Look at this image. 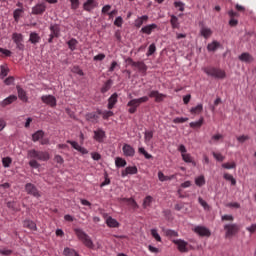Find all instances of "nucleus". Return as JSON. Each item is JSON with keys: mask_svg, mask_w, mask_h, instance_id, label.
<instances>
[{"mask_svg": "<svg viewBox=\"0 0 256 256\" xmlns=\"http://www.w3.org/2000/svg\"><path fill=\"white\" fill-rule=\"evenodd\" d=\"M174 7H176L178 11H185V6L182 2H175Z\"/></svg>", "mask_w": 256, "mask_h": 256, "instance_id": "e2e57ef3", "label": "nucleus"}, {"mask_svg": "<svg viewBox=\"0 0 256 256\" xmlns=\"http://www.w3.org/2000/svg\"><path fill=\"white\" fill-rule=\"evenodd\" d=\"M221 139H223V135L221 134H215L211 137L210 139V143L213 144V143H219V141H221Z\"/></svg>", "mask_w": 256, "mask_h": 256, "instance_id": "a18cd8bd", "label": "nucleus"}, {"mask_svg": "<svg viewBox=\"0 0 256 256\" xmlns=\"http://www.w3.org/2000/svg\"><path fill=\"white\" fill-rule=\"evenodd\" d=\"M138 153H140L141 155H144L145 159H153V155L148 154L145 148L143 147L138 148Z\"/></svg>", "mask_w": 256, "mask_h": 256, "instance_id": "37998d69", "label": "nucleus"}, {"mask_svg": "<svg viewBox=\"0 0 256 256\" xmlns=\"http://www.w3.org/2000/svg\"><path fill=\"white\" fill-rule=\"evenodd\" d=\"M79 253H77V251H75L74 249L71 248H65L64 249V255L65 256H77Z\"/></svg>", "mask_w": 256, "mask_h": 256, "instance_id": "c03bdc74", "label": "nucleus"}, {"mask_svg": "<svg viewBox=\"0 0 256 256\" xmlns=\"http://www.w3.org/2000/svg\"><path fill=\"white\" fill-rule=\"evenodd\" d=\"M72 73H76V75H80V77H83L85 74L83 73V70L79 66H74L71 69Z\"/></svg>", "mask_w": 256, "mask_h": 256, "instance_id": "3c124183", "label": "nucleus"}, {"mask_svg": "<svg viewBox=\"0 0 256 256\" xmlns=\"http://www.w3.org/2000/svg\"><path fill=\"white\" fill-rule=\"evenodd\" d=\"M153 139V131H146L144 133V141L145 143H149Z\"/></svg>", "mask_w": 256, "mask_h": 256, "instance_id": "49530a36", "label": "nucleus"}, {"mask_svg": "<svg viewBox=\"0 0 256 256\" xmlns=\"http://www.w3.org/2000/svg\"><path fill=\"white\" fill-rule=\"evenodd\" d=\"M122 201H123V203H127L128 205H130V207H132V209H138L139 208V205L137 204V202L133 198H123Z\"/></svg>", "mask_w": 256, "mask_h": 256, "instance_id": "cd10ccee", "label": "nucleus"}, {"mask_svg": "<svg viewBox=\"0 0 256 256\" xmlns=\"http://www.w3.org/2000/svg\"><path fill=\"white\" fill-rule=\"evenodd\" d=\"M137 171L136 166H128L125 170H122L121 175L122 177H127V175H137Z\"/></svg>", "mask_w": 256, "mask_h": 256, "instance_id": "f3484780", "label": "nucleus"}, {"mask_svg": "<svg viewBox=\"0 0 256 256\" xmlns=\"http://www.w3.org/2000/svg\"><path fill=\"white\" fill-rule=\"evenodd\" d=\"M194 231L200 237H211V231L204 226H197Z\"/></svg>", "mask_w": 256, "mask_h": 256, "instance_id": "ddd939ff", "label": "nucleus"}, {"mask_svg": "<svg viewBox=\"0 0 256 256\" xmlns=\"http://www.w3.org/2000/svg\"><path fill=\"white\" fill-rule=\"evenodd\" d=\"M23 227L29 229L30 231H37V224L32 220H25L23 222Z\"/></svg>", "mask_w": 256, "mask_h": 256, "instance_id": "4be33fe9", "label": "nucleus"}, {"mask_svg": "<svg viewBox=\"0 0 256 256\" xmlns=\"http://www.w3.org/2000/svg\"><path fill=\"white\" fill-rule=\"evenodd\" d=\"M200 35L202 37H204V39H209V37H211V35H213V30H211V28L203 26L200 29Z\"/></svg>", "mask_w": 256, "mask_h": 256, "instance_id": "412c9836", "label": "nucleus"}, {"mask_svg": "<svg viewBox=\"0 0 256 256\" xmlns=\"http://www.w3.org/2000/svg\"><path fill=\"white\" fill-rule=\"evenodd\" d=\"M172 242L174 243V245L177 246L178 251H180V253H187L189 251V249L187 248V242H185L182 239H174L172 240Z\"/></svg>", "mask_w": 256, "mask_h": 256, "instance_id": "9d476101", "label": "nucleus"}, {"mask_svg": "<svg viewBox=\"0 0 256 256\" xmlns=\"http://www.w3.org/2000/svg\"><path fill=\"white\" fill-rule=\"evenodd\" d=\"M116 167H125L127 165V161L121 157H116L115 159Z\"/></svg>", "mask_w": 256, "mask_h": 256, "instance_id": "a19ab883", "label": "nucleus"}, {"mask_svg": "<svg viewBox=\"0 0 256 256\" xmlns=\"http://www.w3.org/2000/svg\"><path fill=\"white\" fill-rule=\"evenodd\" d=\"M212 155L216 161H225V156H223L221 153L212 152Z\"/></svg>", "mask_w": 256, "mask_h": 256, "instance_id": "13d9d810", "label": "nucleus"}, {"mask_svg": "<svg viewBox=\"0 0 256 256\" xmlns=\"http://www.w3.org/2000/svg\"><path fill=\"white\" fill-rule=\"evenodd\" d=\"M15 78L13 76H9L4 80L5 85H13Z\"/></svg>", "mask_w": 256, "mask_h": 256, "instance_id": "774afa93", "label": "nucleus"}, {"mask_svg": "<svg viewBox=\"0 0 256 256\" xmlns=\"http://www.w3.org/2000/svg\"><path fill=\"white\" fill-rule=\"evenodd\" d=\"M170 23L172 25V29H179V19L175 15H171Z\"/></svg>", "mask_w": 256, "mask_h": 256, "instance_id": "f704fd0d", "label": "nucleus"}, {"mask_svg": "<svg viewBox=\"0 0 256 256\" xmlns=\"http://www.w3.org/2000/svg\"><path fill=\"white\" fill-rule=\"evenodd\" d=\"M149 97L151 99H155V102L156 103H161L162 101H164L166 98H167V95L163 94V93H160L159 91L157 90H152L150 91L149 93Z\"/></svg>", "mask_w": 256, "mask_h": 256, "instance_id": "9b49d317", "label": "nucleus"}, {"mask_svg": "<svg viewBox=\"0 0 256 256\" xmlns=\"http://www.w3.org/2000/svg\"><path fill=\"white\" fill-rule=\"evenodd\" d=\"M223 169H236L237 168V164L235 162L232 163H223L222 164Z\"/></svg>", "mask_w": 256, "mask_h": 256, "instance_id": "8fccbe9b", "label": "nucleus"}, {"mask_svg": "<svg viewBox=\"0 0 256 256\" xmlns=\"http://www.w3.org/2000/svg\"><path fill=\"white\" fill-rule=\"evenodd\" d=\"M47 11V5L45 3H38L34 7H32V15H43Z\"/></svg>", "mask_w": 256, "mask_h": 256, "instance_id": "f8f14e48", "label": "nucleus"}, {"mask_svg": "<svg viewBox=\"0 0 256 256\" xmlns=\"http://www.w3.org/2000/svg\"><path fill=\"white\" fill-rule=\"evenodd\" d=\"M71 3V9H73L74 11L76 9H79V0H69Z\"/></svg>", "mask_w": 256, "mask_h": 256, "instance_id": "680f3d73", "label": "nucleus"}, {"mask_svg": "<svg viewBox=\"0 0 256 256\" xmlns=\"http://www.w3.org/2000/svg\"><path fill=\"white\" fill-rule=\"evenodd\" d=\"M28 157L30 159H36V161H49V159H51L49 152L39 151L35 149H31L28 151Z\"/></svg>", "mask_w": 256, "mask_h": 256, "instance_id": "20e7f679", "label": "nucleus"}, {"mask_svg": "<svg viewBox=\"0 0 256 256\" xmlns=\"http://www.w3.org/2000/svg\"><path fill=\"white\" fill-rule=\"evenodd\" d=\"M238 59L240 61H243L244 63H252L253 61V56H251V54L247 53V52H244L242 53Z\"/></svg>", "mask_w": 256, "mask_h": 256, "instance_id": "b1692460", "label": "nucleus"}, {"mask_svg": "<svg viewBox=\"0 0 256 256\" xmlns=\"http://www.w3.org/2000/svg\"><path fill=\"white\" fill-rule=\"evenodd\" d=\"M68 49H70V51H75L77 49V45H79V41H77V39L75 38H71L68 42Z\"/></svg>", "mask_w": 256, "mask_h": 256, "instance_id": "c85d7f7f", "label": "nucleus"}, {"mask_svg": "<svg viewBox=\"0 0 256 256\" xmlns=\"http://www.w3.org/2000/svg\"><path fill=\"white\" fill-rule=\"evenodd\" d=\"M224 230L226 231L225 237L226 239H231L234 235L239 233V225L237 224H226L224 225Z\"/></svg>", "mask_w": 256, "mask_h": 256, "instance_id": "39448f33", "label": "nucleus"}, {"mask_svg": "<svg viewBox=\"0 0 256 256\" xmlns=\"http://www.w3.org/2000/svg\"><path fill=\"white\" fill-rule=\"evenodd\" d=\"M113 115H114V113H113V111H111V110H109V111H104V113H103V119H109V117H113Z\"/></svg>", "mask_w": 256, "mask_h": 256, "instance_id": "338daca9", "label": "nucleus"}, {"mask_svg": "<svg viewBox=\"0 0 256 256\" xmlns=\"http://www.w3.org/2000/svg\"><path fill=\"white\" fill-rule=\"evenodd\" d=\"M25 191L28 195H32V197H36V199H39L41 197V192L37 189V186H35L33 183H27L25 185Z\"/></svg>", "mask_w": 256, "mask_h": 256, "instance_id": "6e6552de", "label": "nucleus"}, {"mask_svg": "<svg viewBox=\"0 0 256 256\" xmlns=\"http://www.w3.org/2000/svg\"><path fill=\"white\" fill-rule=\"evenodd\" d=\"M41 101L45 105H49V107H57V98L53 95H43Z\"/></svg>", "mask_w": 256, "mask_h": 256, "instance_id": "1a4fd4ad", "label": "nucleus"}, {"mask_svg": "<svg viewBox=\"0 0 256 256\" xmlns=\"http://www.w3.org/2000/svg\"><path fill=\"white\" fill-rule=\"evenodd\" d=\"M12 162H13V160H11L10 157H5L2 159L3 167H6V168L10 167Z\"/></svg>", "mask_w": 256, "mask_h": 256, "instance_id": "4d7b16f0", "label": "nucleus"}, {"mask_svg": "<svg viewBox=\"0 0 256 256\" xmlns=\"http://www.w3.org/2000/svg\"><path fill=\"white\" fill-rule=\"evenodd\" d=\"M44 135L45 132H43V130H38L32 135V141L36 143V141H40V139H43Z\"/></svg>", "mask_w": 256, "mask_h": 256, "instance_id": "7c9ffc66", "label": "nucleus"}, {"mask_svg": "<svg viewBox=\"0 0 256 256\" xmlns=\"http://www.w3.org/2000/svg\"><path fill=\"white\" fill-rule=\"evenodd\" d=\"M106 225L110 228H117L119 227V222L115 218L109 216L106 218Z\"/></svg>", "mask_w": 256, "mask_h": 256, "instance_id": "a878e982", "label": "nucleus"}, {"mask_svg": "<svg viewBox=\"0 0 256 256\" xmlns=\"http://www.w3.org/2000/svg\"><path fill=\"white\" fill-rule=\"evenodd\" d=\"M146 22V21H149V16L147 15H144V16H141V17H138L135 22H134V25L135 27H137V29H139L142 25H143V22Z\"/></svg>", "mask_w": 256, "mask_h": 256, "instance_id": "bb28decb", "label": "nucleus"}, {"mask_svg": "<svg viewBox=\"0 0 256 256\" xmlns=\"http://www.w3.org/2000/svg\"><path fill=\"white\" fill-rule=\"evenodd\" d=\"M86 119H87V121H92V123H93V122L99 120V115H97L95 112H91V113L86 114Z\"/></svg>", "mask_w": 256, "mask_h": 256, "instance_id": "58836bf2", "label": "nucleus"}, {"mask_svg": "<svg viewBox=\"0 0 256 256\" xmlns=\"http://www.w3.org/2000/svg\"><path fill=\"white\" fill-rule=\"evenodd\" d=\"M220 47H221V43H219L216 40H214L212 43H209L207 45L208 51H217V49H219Z\"/></svg>", "mask_w": 256, "mask_h": 256, "instance_id": "473e14b6", "label": "nucleus"}, {"mask_svg": "<svg viewBox=\"0 0 256 256\" xmlns=\"http://www.w3.org/2000/svg\"><path fill=\"white\" fill-rule=\"evenodd\" d=\"M96 7L97 2H95V0H87L83 5L84 11H93Z\"/></svg>", "mask_w": 256, "mask_h": 256, "instance_id": "6ab92c4d", "label": "nucleus"}, {"mask_svg": "<svg viewBox=\"0 0 256 256\" xmlns=\"http://www.w3.org/2000/svg\"><path fill=\"white\" fill-rule=\"evenodd\" d=\"M111 85H113V80L109 79L108 81L105 82V84L101 88V93H107V91L111 89Z\"/></svg>", "mask_w": 256, "mask_h": 256, "instance_id": "ea45409f", "label": "nucleus"}, {"mask_svg": "<svg viewBox=\"0 0 256 256\" xmlns=\"http://www.w3.org/2000/svg\"><path fill=\"white\" fill-rule=\"evenodd\" d=\"M223 178L226 181H230L231 185L235 186L237 185V180H235V178L233 177V175L229 174V173H224Z\"/></svg>", "mask_w": 256, "mask_h": 256, "instance_id": "e433bc0d", "label": "nucleus"}, {"mask_svg": "<svg viewBox=\"0 0 256 256\" xmlns=\"http://www.w3.org/2000/svg\"><path fill=\"white\" fill-rule=\"evenodd\" d=\"M117 93H114L111 95V97L108 99V109H113L115 105H117V99H118Z\"/></svg>", "mask_w": 256, "mask_h": 256, "instance_id": "393cba45", "label": "nucleus"}, {"mask_svg": "<svg viewBox=\"0 0 256 256\" xmlns=\"http://www.w3.org/2000/svg\"><path fill=\"white\" fill-rule=\"evenodd\" d=\"M29 165L33 169H39V167H41V164H39L35 158H32V160L29 161Z\"/></svg>", "mask_w": 256, "mask_h": 256, "instance_id": "6e6d98bb", "label": "nucleus"}, {"mask_svg": "<svg viewBox=\"0 0 256 256\" xmlns=\"http://www.w3.org/2000/svg\"><path fill=\"white\" fill-rule=\"evenodd\" d=\"M16 89L18 91L19 99L26 103V101H27V93L25 92V90H23V88H21V86H17Z\"/></svg>", "mask_w": 256, "mask_h": 256, "instance_id": "c756f323", "label": "nucleus"}, {"mask_svg": "<svg viewBox=\"0 0 256 256\" xmlns=\"http://www.w3.org/2000/svg\"><path fill=\"white\" fill-rule=\"evenodd\" d=\"M14 101H17V96L16 95H10L6 99H4L0 105L1 107H7V105H11V103H14Z\"/></svg>", "mask_w": 256, "mask_h": 256, "instance_id": "5701e85b", "label": "nucleus"}, {"mask_svg": "<svg viewBox=\"0 0 256 256\" xmlns=\"http://www.w3.org/2000/svg\"><path fill=\"white\" fill-rule=\"evenodd\" d=\"M204 73H206V75L209 77H213L214 79H225V77H227L225 70L213 66L205 67Z\"/></svg>", "mask_w": 256, "mask_h": 256, "instance_id": "f257e3e1", "label": "nucleus"}, {"mask_svg": "<svg viewBox=\"0 0 256 256\" xmlns=\"http://www.w3.org/2000/svg\"><path fill=\"white\" fill-rule=\"evenodd\" d=\"M157 24H149L141 29V33H144L145 35H151L155 29H157Z\"/></svg>", "mask_w": 256, "mask_h": 256, "instance_id": "a211bd4d", "label": "nucleus"}, {"mask_svg": "<svg viewBox=\"0 0 256 256\" xmlns=\"http://www.w3.org/2000/svg\"><path fill=\"white\" fill-rule=\"evenodd\" d=\"M195 185H197V187H203V185H205V176L200 175V176L196 177Z\"/></svg>", "mask_w": 256, "mask_h": 256, "instance_id": "4c0bfd02", "label": "nucleus"}, {"mask_svg": "<svg viewBox=\"0 0 256 256\" xmlns=\"http://www.w3.org/2000/svg\"><path fill=\"white\" fill-rule=\"evenodd\" d=\"M74 233L79 241H81L83 245H85V247H88V249H93V247H95V245L93 244V240H91V237H89L87 233H85V231H83L81 228H75Z\"/></svg>", "mask_w": 256, "mask_h": 256, "instance_id": "f03ea898", "label": "nucleus"}, {"mask_svg": "<svg viewBox=\"0 0 256 256\" xmlns=\"http://www.w3.org/2000/svg\"><path fill=\"white\" fill-rule=\"evenodd\" d=\"M156 51H157V47L155 46V44H151L146 53L147 57H151V55H153V53H155Z\"/></svg>", "mask_w": 256, "mask_h": 256, "instance_id": "603ef678", "label": "nucleus"}, {"mask_svg": "<svg viewBox=\"0 0 256 256\" xmlns=\"http://www.w3.org/2000/svg\"><path fill=\"white\" fill-rule=\"evenodd\" d=\"M151 235L152 237H154V239L156 241H158L159 243H161V235H159V232H157V229H152L151 230Z\"/></svg>", "mask_w": 256, "mask_h": 256, "instance_id": "864d4df0", "label": "nucleus"}, {"mask_svg": "<svg viewBox=\"0 0 256 256\" xmlns=\"http://www.w3.org/2000/svg\"><path fill=\"white\" fill-rule=\"evenodd\" d=\"M147 101H149V96H143L130 100L127 103V107H130L128 109V113H130L131 115H133V113H137V108H139L142 103H147Z\"/></svg>", "mask_w": 256, "mask_h": 256, "instance_id": "7ed1b4c3", "label": "nucleus"}, {"mask_svg": "<svg viewBox=\"0 0 256 256\" xmlns=\"http://www.w3.org/2000/svg\"><path fill=\"white\" fill-rule=\"evenodd\" d=\"M59 37H61V28L59 27V24L50 25V35L48 43H53V39H57Z\"/></svg>", "mask_w": 256, "mask_h": 256, "instance_id": "423d86ee", "label": "nucleus"}, {"mask_svg": "<svg viewBox=\"0 0 256 256\" xmlns=\"http://www.w3.org/2000/svg\"><path fill=\"white\" fill-rule=\"evenodd\" d=\"M205 119L203 117H200V119L193 123V129H201V126L203 125Z\"/></svg>", "mask_w": 256, "mask_h": 256, "instance_id": "de8ad7c7", "label": "nucleus"}, {"mask_svg": "<svg viewBox=\"0 0 256 256\" xmlns=\"http://www.w3.org/2000/svg\"><path fill=\"white\" fill-rule=\"evenodd\" d=\"M237 141H239V143H245V141H249V136L248 135L238 136Z\"/></svg>", "mask_w": 256, "mask_h": 256, "instance_id": "69168bd1", "label": "nucleus"}, {"mask_svg": "<svg viewBox=\"0 0 256 256\" xmlns=\"http://www.w3.org/2000/svg\"><path fill=\"white\" fill-rule=\"evenodd\" d=\"M23 13V8H18L16 10H14V13H13V17H14V20L17 22H19V19H21V14Z\"/></svg>", "mask_w": 256, "mask_h": 256, "instance_id": "79ce46f5", "label": "nucleus"}, {"mask_svg": "<svg viewBox=\"0 0 256 256\" xmlns=\"http://www.w3.org/2000/svg\"><path fill=\"white\" fill-rule=\"evenodd\" d=\"M12 40L16 45V49H19V51L25 50V44H23V34L14 32L12 34Z\"/></svg>", "mask_w": 256, "mask_h": 256, "instance_id": "0eeeda50", "label": "nucleus"}, {"mask_svg": "<svg viewBox=\"0 0 256 256\" xmlns=\"http://www.w3.org/2000/svg\"><path fill=\"white\" fill-rule=\"evenodd\" d=\"M198 202L203 207V209H205V211H209L210 209L209 204L205 200H203V198L199 197Z\"/></svg>", "mask_w": 256, "mask_h": 256, "instance_id": "5fc2aeb1", "label": "nucleus"}, {"mask_svg": "<svg viewBox=\"0 0 256 256\" xmlns=\"http://www.w3.org/2000/svg\"><path fill=\"white\" fill-rule=\"evenodd\" d=\"M67 143L73 147L76 151H79L82 155H87L89 151L85 147H81L76 141L67 140Z\"/></svg>", "mask_w": 256, "mask_h": 256, "instance_id": "2eb2a0df", "label": "nucleus"}, {"mask_svg": "<svg viewBox=\"0 0 256 256\" xmlns=\"http://www.w3.org/2000/svg\"><path fill=\"white\" fill-rule=\"evenodd\" d=\"M29 41L33 45H36V43H39V41H41V37L39 36V34L32 32V33H30Z\"/></svg>", "mask_w": 256, "mask_h": 256, "instance_id": "2f4dec72", "label": "nucleus"}, {"mask_svg": "<svg viewBox=\"0 0 256 256\" xmlns=\"http://www.w3.org/2000/svg\"><path fill=\"white\" fill-rule=\"evenodd\" d=\"M1 72H0V77L1 79H5L7 75H9V67L7 65H2L0 66Z\"/></svg>", "mask_w": 256, "mask_h": 256, "instance_id": "c9c22d12", "label": "nucleus"}, {"mask_svg": "<svg viewBox=\"0 0 256 256\" xmlns=\"http://www.w3.org/2000/svg\"><path fill=\"white\" fill-rule=\"evenodd\" d=\"M201 111H203V104H198V105L193 109L194 115H199V113H201Z\"/></svg>", "mask_w": 256, "mask_h": 256, "instance_id": "052dcab7", "label": "nucleus"}, {"mask_svg": "<svg viewBox=\"0 0 256 256\" xmlns=\"http://www.w3.org/2000/svg\"><path fill=\"white\" fill-rule=\"evenodd\" d=\"M132 67H136L138 71L141 73H146L147 72V65H145L143 62H134L131 60Z\"/></svg>", "mask_w": 256, "mask_h": 256, "instance_id": "aec40b11", "label": "nucleus"}, {"mask_svg": "<svg viewBox=\"0 0 256 256\" xmlns=\"http://www.w3.org/2000/svg\"><path fill=\"white\" fill-rule=\"evenodd\" d=\"M151 203H153V198L151 196H146L142 204L143 209H147V207H151Z\"/></svg>", "mask_w": 256, "mask_h": 256, "instance_id": "72a5a7b5", "label": "nucleus"}, {"mask_svg": "<svg viewBox=\"0 0 256 256\" xmlns=\"http://www.w3.org/2000/svg\"><path fill=\"white\" fill-rule=\"evenodd\" d=\"M106 137L107 135L105 134L103 129L99 128L94 131V139L95 141H97V143H103Z\"/></svg>", "mask_w": 256, "mask_h": 256, "instance_id": "4468645a", "label": "nucleus"}, {"mask_svg": "<svg viewBox=\"0 0 256 256\" xmlns=\"http://www.w3.org/2000/svg\"><path fill=\"white\" fill-rule=\"evenodd\" d=\"M166 237H179V233L175 230H166Z\"/></svg>", "mask_w": 256, "mask_h": 256, "instance_id": "bf43d9fd", "label": "nucleus"}, {"mask_svg": "<svg viewBox=\"0 0 256 256\" xmlns=\"http://www.w3.org/2000/svg\"><path fill=\"white\" fill-rule=\"evenodd\" d=\"M0 57H11L12 55V52L11 50H7V49H4V48H0Z\"/></svg>", "mask_w": 256, "mask_h": 256, "instance_id": "09e8293b", "label": "nucleus"}, {"mask_svg": "<svg viewBox=\"0 0 256 256\" xmlns=\"http://www.w3.org/2000/svg\"><path fill=\"white\" fill-rule=\"evenodd\" d=\"M189 121V118L177 117L173 120V123H185Z\"/></svg>", "mask_w": 256, "mask_h": 256, "instance_id": "0e129e2a", "label": "nucleus"}, {"mask_svg": "<svg viewBox=\"0 0 256 256\" xmlns=\"http://www.w3.org/2000/svg\"><path fill=\"white\" fill-rule=\"evenodd\" d=\"M122 151L125 157H135V148L129 144H124L122 147Z\"/></svg>", "mask_w": 256, "mask_h": 256, "instance_id": "dca6fc26", "label": "nucleus"}]
</instances>
